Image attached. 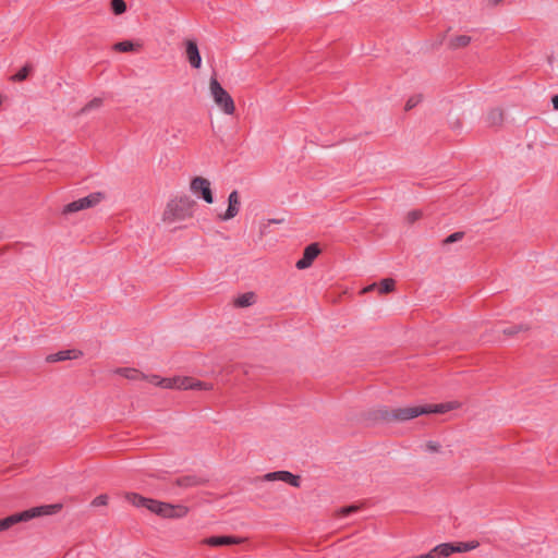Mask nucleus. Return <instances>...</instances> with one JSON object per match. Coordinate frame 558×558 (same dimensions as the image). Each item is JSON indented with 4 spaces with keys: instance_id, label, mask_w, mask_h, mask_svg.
Returning <instances> with one entry per match:
<instances>
[{
    "instance_id": "1",
    "label": "nucleus",
    "mask_w": 558,
    "mask_h": 558,
    "mask_svg": "<svg viewBox=\"0 0 558 558\" xmlns=\"http://www.w3.org/2000/svg\"><path fill=\"white\" fill-rule=\"evenodd\" d=\"M461 403L458 401H450L440 404H427L416 407H404L396 409H383L379 411V417L387 422H403L422 414H442L449 411L459 409Z\"/></svg>"
},
{
    "instance_id": "2",
    "label": "nucleus",
    "mask_w": 558,
    "mask_h": 558,
    "mask_svg": "<svg viewBox=\"0 0 558 558\" xmlns=\"http://www.w3.org/2000/svg\"><path fill=\"white\" fill-rule=\"evenodd\" d=\"M145 380L150 384L161 387L163 389H178V390H211L213 385L197 380L194 377L189 376H175L172 378H161L158 375H145Z\"/></svg>"
},
{
    "instance_id": "3",
    "label": "nucleus",
    "mask_w": 558,
    "mask_h": 558,
    "mask_svg": "<svg viewBox=\"0 0 558 558\" xmlns=\"http://www.w3.org/2000/svg\"><path fill=\"white\" fill-rule=\"evenodd\" d=\"M61 509V504H52L34 507L22 512L11 514L0 520V532L7 531L17 523L27 522L40 517L57 514Z\"/></svg>"
},
{
    "instance_id": "4",
    "label": "nucleus",
    "mask_w": 558,
    "mask_h": 558,
    "mask_svg": "<svg viewBox=\"0 0 558 558\" xmlns=\"http://www.w3.org/2000/svg\"><path fill=\"white\" fill-rule=\"evenodd\" d=\"M208 89L214 102L225 114L231 116L235 112L234 100L216 77L209 80Z\"/></svg>"
},
{
    "instance_id": "5",
    "label": "nucleus",
    "mask_w": 558,
    "mask_h": 558,
    "mask_svg": "<svg viewBox=\"0 0 558 558\" xmlns=\"http://www.w3.org/2000/svg\"><path fill=\"white\" fill-rule=\"evenodd\" d=\"M147 510L165 519L184 518L190 512L189 507L184 505H172L155 499L149 500Z\"/></svg>"
},
{
    "instance_id": "6",
    "label": "nucleus",
    "mask_w": 558,
    "mask_h": 558,
    "mask_svg": "<svg viewBox=\"0 0 558 558\" xmlns=\"http://www.w3.org/2000/svg\"><path fill=\"white\" fill-rule=\"evenodd\" d=\"M189 201L183 197L168 202L162 213L163 222L171 225L184 220L189 217Z\"/></svg>"
},
{
    "instance_id": "7",
    "label": "nucleus",
    "mask_w": 558,
    "mask_h": 558,
    "mask_svg": "<svg viewBox=\"0 0 558 558\" xmlns=\"http://www.w3.org/2000/svg\"><path fill=\"white\" fill-rule=\"evenodd\" d=\"M106 198L105 193L102 192H94L89 195L80 198L77 201H74L72 203H69L63 207L62 214L69 215L74 214L80 210L88 209L96 207L98 204H100Z\"/></svg>"
},
{
    "instance_id": "8",
    "label": "nucleus",
    "mask_w": 558,
    "mask_h": 558,
    "mask_svg": "<svg viewBox=\"0 0 558 558\" xmlns=\"http://www.w3.org/2000/svg\"><path fill=\"white\" fill-rule=\"evenodd\" d=\"M190 190L194 195L201 196L207 204L214 203L210 182L204 177H195L190 183Z\"/></svg>"
},
{
    "instance_id": "9",
    "label": "nucleus",
    "mask_w": 558,
    "mask_h": 558,
    "mask_svg": "<svg viewBox=\"0 0 558 558\" xmlns=\"http://www.w3.org/2000/svg\"><path fill=\"white\" fill-rule=\"evenodd\" d=\"M241 201L238 191H232L228 196V208L218 218L223 221L233 219L240 211Z\"/></svg>"
},
{
    "instance_id": "10",
    "label": "nucleus",
    "mask_w": 558,
    "mask_h": 558,
    "mask_svg": "<svg viewBox=\"0 0 558 558\" xmlns=\"http://www.w3.org/2000/svg\"><path fill=\"white\" fill-rule=\"evenodd\" d=\"M184 48H185V57H186L189 64L193 69H201L202 57H201L196 41L193 39H186L184 41Z\"/></svg>"
},
{
    "instance_id": "11",
    "label": "nucleus",
    "mask_w": 558,
    "mask_h": 558,
    "mask_svg": "<svg viewBox=\"0 0 558 558\" xmlns=\"http://www.w3.org/2000/svg\"><path fill=\"white\" fill-rule=\"evenodd\" d=\"M263 481L274 482L282 481L290 484L293 487H300V476L292 474L289 471H276L267 473L263 476Z\"/></svg>"
},
{
    "instance_id": "12",
    "label": "nucleus",
    "mask_w": 558,
    "mask_h": 558,
    "mask_svg": "<svg viewBox=\"0 0 558 558\" xmlns=\"http://www.w3.org/2000/svg\"><path fill=\"white\" fill-rule=\"evenodd\" d=\"M320 250L318 244L313 243L305 247L303 257L296 262L295 267L298 269H306L312 266L314 259L319 255Z\"/></svg>"
},
{
    "instance_id": "13",
    "label": "nucleus",
    "mask_w": 558,
    "mask_h": 558,
    "mask_svg": "<svg viewBox=\"0 0 558 558\" xmlns=\"http://www.w3.org/2000/svg\"><path fill=\"white\" fill-rule=\"evenodd\" d=\"M245 538L236 536H213L204 541L209 546H225V545H238L242 544Z\"/></svg>"
},
{
    "instance_id": "14",
    "label": "nucleus",
    "mask_w": 558,
    "mask_h": 558,
    "mask_svg": "<svg viewBox=\"0 0 558 558\" xmlns=\"http://www.w3.org/2000/svg\"><path fill=\"white\" fill-rule=\"evenodd\" d=\"M453 553V543H442L433 547L426 553L427 558H447Z\"/></svg>"
},
{
    "instance_id": "15",
    "label": "nucleus",
    "mask_w": 558,
    "mask_h": 558,
    "mask_svg": "<svg viewBox=\"0 0 558 558\" xmlns=\"http://www.w3.org/2000/svg\"><path fill=\"white\" fill-rule=\"evenodd\" d=\"M472 38L469 35L461 34V35H454L450 38L448 46L452 50L465 48L470 45Z\"/></svg>"
},
{
    "instance_id": "16",
    "label": "nucleus",
    "mask_w": 558,
    "mask_h": 558,
    "mask_svg": "<svg viewBox=\"0 0 558 558\" xmlns=\"http://www.w3.org/2000/svg\"><path fill=\"white\" fill-rule=\"evenodd\" d=\"M141 43H134L131 40L120 41L113 45V50L119 52H138L142 49Z\"/></svg>"
},
{
    "instance_id": "17",
    "label": "nucleus",
    "mask_w": 558,
    "mask_h": 558,
    "mask_svg": "<svg viewBox=\"0 0 558 558\" xmlns=\"http://www.w3.org/2000/svg\"><path fill=\"white\" fill-rule=\"evenodd\" d=\"M81 355H82V353L77 350H66V351H60L56 354L49 355L47 357V361H49V362L65 361V360L77 359Z\"/></svg>"
},
{
    "instance_id": "18",
    "label": "nucleus",
    "mask_w": 558,
    "mask_h": 558,
    "mask_svg": "<svg viewBox=\"0 0 558 558\" xmlns=\"http://www.w3.org/2000/svg\"><path fill=\"white\" fill-rule=\"evenodd\" d=\"M114 373L126 378V379H130V380H140V379L144 378L143 373H141L138 369L132 368V367L117 368L114 371Z\"/></svg>"
},
{
    "instance_id": "19",
    "label": "nucleus",
    "mask_w": 558,
    "mask_h": 558,
    "mask_svg": "<svg viewBox=\"0 0 558 558\" xmlns=\"http://www.w3.org/2000/svg\"><path fill=\"white\" fill-rule=\"evenodd\" d=\"M256 302V295L253 292H246L244 294L239 295L234 300V305L236 307H247L253 305Z\"/></svg>"
},
{
    "instance_id": "20",
    "label": "nucleus",
    "mask_w": 558,
    "mask_h": 558,
    "mask_svg": "<svg viewBox=\"0 0 558 558\" xmlns=\"http://www.w3.org/2000/svg\"><path fill=\"white\" fill-rule=\"evenodd\" d=\"M125 500L135 507H144L147 509L150 499L140 496L135 493H128L125 495Z\"/></svg>"
},
{
    "instance_id": "21",
    "label": "nucleus",
    "mask_w": 558,
    "mask_h": 558,
    "mask_svg": "<svg viewBox=\"0 0 558 558\" xmlns=\"http://www.w3.org/2000/svg\"><path fill=\"white\" fill-rule=\"evenodd\" d=\"M421 449L424 452L435 454V453H441L442 452V446L438 440H426L421 445Z\"/></svg>"
},
{
    "instance_id": "22",
    "label": "nucleus",
    "mask_w": 558,
    "mask_h": 558,
    "mask_svg": "<svg viewBox=\"0 0 558 558\" xmlns=\"http://www.w3.org/2000/svg\"><path fill=\"white\" fill-rule=\"evenodd\" d=\"M486 120L490 125H499L504 121V111L499 108H494L488 111Z\"/></svg>"
},
{
    "instance_id": "23",
    "label": "nucleus",
    "mask_w": 558,
    "mask_h": 558,
    "mask_svg": "<svg viewBox=\"0 0 558 558\" xmlns=\"http://www.w3.org/2000/svg\"><path fill=\"white\" fill-rule=\"evenodd\" d=\"M478 545L477 541L456 543L453 544V553H466L477 548Z\"/></svg>"
},
{
    "instance_id": "24",
    "label": "nucleus",
    "mask_w": 558,
    "mask_h": 558,
    "mask_svg": "<svg viewBox=\"0 0 558 558\" xmlns=\"http://www.w3.org/2000/svg\"><path fill=\"white\" fill-rule=\"evenodd\" d=\"M101 106L102 100L100 98H94L80 110V114H87L93 110H98Z\"/></svg>"
},
{
    "instance_id": "25",
    "label": "nucleus",
    "mask_w": 558,
    "mask_h": 558,
    "mask_svg": "<svg viewBox=\"0 0 558 558\" xmlns=\"http://www.w3.org/2000/svg\"><path fill=\"white\" fill-rule=\"evenodd\" d=\"M396 282L391 278H385L379 282L378 290L379 293H390L395 290Z\"/></svg>"
},
{
    "instance_id": "26",
    "label": "nucleus",
    "mask_w": 558,
    "mask_h": 558,
    "mask_svg": "<svg viewBox=\"0 0 558 558\" xmlns=\"http://www.w3.org/2000/svg\"><path fill=\"white\" fill-rule=\"evenodd\" d=\"M110 7L116 15H121L126 11V4L123 0H111Z\"/></svg>"
},
{
    "instance_id": "27",
    "label": "nucleus",
    "mask_w": 558,
    "mask_h": 558,
    "mask_svg": "<svg viewBox=\"0 0 558 558\" xmlns=\"http://www.w3.org/2000/svg\"><path fill=\"white\" fill-rule=\"evenodd\" d=\"M422 217H423V213L421 210L413 209V210H410L405 215L404 219H405L407 223L412 225V223L416 222L417 220H420Z\"/></svg>"
},
{
    "instance_id": "28",
    "label": "nucleus",
    "mask_w": 558,
    "mask_h": 558,
    "mask_svg": "<svg viewBox=\"0 0 558 558\" xmlns=\"http://www.w3.org/2000/svg\"><path fill=\"white\" fill-rule=\"evenodd\" d=\"M31 68L28 65L23 66L16 74L12 76V81L22 82L27 78Z\"/></svg>"
},
{
    "instance_id": "29",
    "label": "nucleus",
    "mask_w": 558,
    "mask_h": 558,
    "mask_svg": "<svg viewBox=\"0 0 558 558\" xmlns=\"http://www.w3.org/2000/svg\"><path fill=\"white\" fill-rule=\"evenodd\" d=\"M108 500H109L108 495L102 494L93 499L92 506L93 507H105L108 505Z\"/></svg>"
},
{
    "instance_id": "30",
    "label": "nucleus",
    "mask_w": 558,
    "mask_h": 558,
    "mask_svg": "<svg viewBox=\"0 0 558 558\" xmlns=\"http://www.w3.org/2000/svg\"><path fill=\"white\" fill-rule=\"evenodd\" d=\"M357 510H359L357 506H349V507H344V508H341L340 510H338L336 515L339 518H344L353 512H356Z\"/></svg>"
},
{
    "instance_id": "31",
    "label": "nucleus",
    "mask_w": 558,
    "mask_h": 558,
    "mask_svg": "<svg viewBox=\"0 0 558 558\" xmlns=\"http://www.w3.org/2000/svg\"><path fill=\"white\" fill-rule=\"evenodd\" d=\"M523 329H524L523 326L517 325V326H511V327L505 328L502 330V332L506 336H514V335L519 333L520 331H522Z\"/></svg>"
},
{
    "instance_id": "32",
    "label": "nucleus",
    "mask_w": 558,
    "mask_h": 558,
    "mask_svg": "<svg viewBox=\"0 0 558 558\" xmlns=\"http://www.w3.org/2000/svg\"><path fill=\"white\" fill-rule=\"evenodd\" d=\"M463 235H464L463 232H454V233L450 234L449 236H447L445 239L444 243L445 244H450V243L460 241L463 238Z\"/></svg>"
},
{
    "instance_id": "33",
    "label": "nucleus",
    "mask_w": 558,
    "mask_h": 558,
    "mask_svg": "<svg viewBox=\"0 0 558 558\" xmlns=\"http://www.w3.org/2000/svg\"><path fill=\"white\" fill-rule=\"evenodd\" d=\"M420 101V98H411L408 100L405 108L411 109L413 108L417 102Z\"/></svg>"
},
{
    "instance_id": "34",
    "label": "nucleus",
    "mask_w": 558,
    "mask_h": 558,
    "mask_svg": "<svg viewBox=\"0 0 558 558\" xmlns=\"http://www.w3.org/2000/svg\"><path fill=\"white\" fill-rule=\"evenodd\" d=\"M450 125L454 130H460L462 128V123L459 119H454L453 121H451Z\"/></svg>"
},
{
    "instance_id": "35",
    "label": "nucleus",
    "mask_w": 558,
    "mask_h": 558,
    "mask_svg": "<svg viewBox=\"0 0 558 558\" xmlns=\"http://www.w3.org/2000/svg\"><path fill=\"white\" fill-rule=\"evenodd\" d=\"M551 104H553V107L555 110H558V95H555L553 98H551Z\"/></svg>"
},
{
    "instance_id": "36",
    "label": "nucleus",
    "mask_w": 558,
    "mask_h": 558,
    "mask_svg": "<svg viewBox=\"0 0 558 558\" xmlns=\"http://www.w3.org/2000/svg\"><path fill=\"white\" fill-rule=\"evenodd\" d=\"M375 287H376V284H375V283H373V284H371V286H368V287L364 288V289L362 290V293H367V292L372 291Z\"/></svg>"
},
{
    "instance_id": "37",
    "label": "nucleus",
    "mask_w": 558,
    "mask_h": 558,
    "mask_svg": "<svg viewBox=\"0 0 558 558\" xmlns=\"http://www.w3.org/2000/svg\"><path fill=\"white\" fill-rule=\"evenodd\" d=\"M269 223H282L283 219H270L268 220Z\"/></svg>"
},
{
    "instance_id": "38",
    "label": "nucleus",
    "mask_w": 558,
    "mask_h": 558,
    "mask_svg": "<svg viewBox=\"0 0 558 558\" xmlns=\"http://www.w3.org/2000/svg\"><path fill=\"white\" fill-rule=\"evenodd\" d=\"M502 0H489V3L492 5H497L498 3H500Z\"/></svg>"
},
{
    "instance_id": "39",
    "label": "nucleus",
    "mask_w": 558,
    "mask_h": 558,
    "mask_svg": "<svg viewBox=\"0 0 558 558\" xmlns=\"http://www.w3.org/2000/svg\"><path fill=\"white\" fill-rule=\"evenodd\" d=\"M444 39H445V35H440L437 44L440 45L444 41Z\"/></svg>"
},
{
    "instance_id": "40",
    "label": "nucleus",
    "mask_w": 558,
    "mask_h": 558,
    "mask_svg": "<svg viewBox=\"0 0 558 558\" xmlns=\"http://www.w3.org/2000/svg\"><path fill=\"white\" fill-rule=\"evenodd\" d=\"M548 62H549V64H551L553 63V59L548 58Z\"/></svg>"
},
{
    "instance_id": "41",
    "label": "nucleus",
    "mask_w": 558,
    "mask_h": 558,
    "mask_svg": "<svg viewBox=\"0 0 558 558\" xmlns=\"http://www.w3.org/2000/svg\"><path fill=\"white\" fill-rule=\"evenodd\" d=\"M2 105V96L0 95V106Z\"/></svg>"
}]
</instances>
